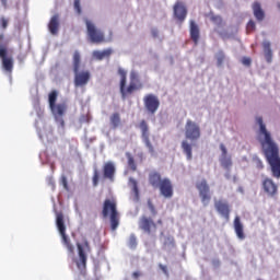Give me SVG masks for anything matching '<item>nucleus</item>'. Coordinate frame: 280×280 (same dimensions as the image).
I'll list each match as a JSON object with an SVG mask.
<instances>
[{"label":"nucleus","instance_id":"obj_26","mask_svg":"<svg viewBox=\"0 0 280 280\" xmlns=\"http://www.w3.org/2000/svg\"><path fill=\"white\" fill-rule=\"evenodd\" d=\"M113 55V49L107 48L105 50H94L93 51V58H95L96 60H104V58H110V56Z\"/></svg>","mask_w":280,"mask_h":280},{"label":"nucleus","instance_id":"obj_34","mask_svg":"<svg viewBox=\"0 0 280 280\" xmlns=\"http://www.w3.org/2000/svg\"><path fill=\"white\" fill-rule=\"evenodd\" d=\"M92 183L93 187H97V185H100V172L97 170L93 173Z\"/></svg>","mask_w":280,"mask_h":280},{"label":"nucleus","instance_id":"obj_40","mask_svg":"<svg viewBox=\"0 0 280 280\" xmlns=\"http://www.w3.org/2000/svg\"><path fill=\"white\" fill-rule=\"evenodd\" d=\"M252 62L253 60L250 59V57H243L242 59V65H244L245 67H250Z\"/></svg>","mask_w":280,"mask_h":280},{"label":"nucleus","instance_id":"obj_42","mask_svg":"<svg viewBox=\"0 0 280 280\" xmlns=\"http://www.w3.org/2000/svg\"><path fill=\"white\" fill-rule=\"evenodd\" d=\"M0 21H1L2 30H8V23H9L8 19L1 18Z\"/></svg>","mask_w":280,"mask_h":280},{"label":"nucleus","instance_id":"obj_47","mask_svg":"<svg viewBox=\"0 0 280 280\" xmlns=\"http://www.w3.org/2000/svg\"><path fill=\"white\" fill-rule=\"evenodd\" d=\"M1 1V4L4 7V8H8V0H0Z\"/></svg>","mask_w":280,"mask_h":280},{"label":"nucleus","instance_id":"obj_4","mask_svg":"<svg viewBox=\"0 0 280 280\" xmlns=\"http://www.w3.org/2000/svg\"><path fill=\"white\" fill-rule=\"evenodd\" d=\"M103 218H109L112 231H117L119 226V211L117 210V199L107 198L103 202Z\"/></svg>","mask_w":280,"mask_h":280},{"label":"nucleus","instance_id":"obj_43","mask_svg":"<svg viewBox=\"0 0 280 280\" xmlns=\"http://www.w3.org/2000/svg\"><path fill=\"white\" fill-rule=\"evenodd\" d=\"M89 115H83L80 117V124H89Z\"/></svg>","mask_w":280,"mask_h":280},{"label":"nucleus","instance_id":"obj_38","mask_svg":"<svg viewBox=\"0 0 280 280\" xmlns=\"http://www.w3.org/2000/svg\"><path fill=\"white\" fill-rule=\"evenodd\" d=\"M210 21H212V23H215L217 25H222L223 23L222 16L220 15H211Z\"/></svg>","mask_w":280,"mask_h":280},{"label":"nucleus","instance_id":"obj_41","mask_svg":"<svg viewBox=\"0 0 280 280\" xmlns=\"http://www.w3.org/2000/svg\"><path fill=\"white\" fill-rule=\"evenodd\" d=\"M61 184L63 185V189H66L67 191H69V182L67 180L66 176L61 177Z\"/></svg>","mask_w":280,"mask_h":280},{"label":"nucleus","instance_id":"obj_39","mask_svg":"<svg viewBox=\"0 0 280 280\" xmlns=\"http://www.w3.org/2000/svg\"><path fill=\"white\" fill-rule=\"evenodd\" d=\"M74 10L77 14H82V7L80 5V0H74Z\"/></svg>","mask_w":280,"mask_h":280},{"label":"nucleus","instance_id":"obj_13","mask_svg":"<svg viewBox=\"0 0 280 280\" xmlns=\"http://www.w3.org/2000/svg\"><path fill=\"white\" fill-rule=\"evenodd\" d=\"M173 14L177 23L183 25V23H185V19H187V5H185V2L177 0L173 7Z\"/></svg>","mask_w":280,"mask_h":280},{"label":"nucleus","instance_id":"obj_16","mask_svg":"<svg viewBox=\"0 0 280 280\" xmlns=\"http://www.w3.org/2000/svg\"><path fill=\"white\" fill-rule=\"evenodd\" d=\"M214 208L217 209L218 213L222 215L229 222L231 220V206L225 200H217L214 201Z\"/></svg>","mask_w":280,"mask_h":280},{"label":"nucleus","instance_id":"obj_23","mask_svg":"<svg viewBox=\"0 0 280 280\" xmlns=\"http://www.w3.org/2000/svg\"><path fill=\"white\" fill-rule=\"evenodd\" d=\"M252 10L254 12V16L258 22L264 21L266 19V12H264V9H261V3L258 1L254 2L252 4Z\"/></svg>","mask_w":280,"mask_h":280},{"label":"nucleus","instance_id":"obj_19","mask_svg":"<svg viewBox=\"0 0 280 280\" xmlns=\"http://www.w3.org/2000/svg\"><path fill=\"white\" fill-rule=\"evenodd\" d=\"M233 226L236 233V237H238L240 240H246V234L244 233V223H242V219L240 218V215H236L234 218Z\"/></svg>","mask_w":280,"mask_h":280},{"label":"nucleus","instance_id":"obj_14","mask_svg":"<svg viewBox=\"0 0 280 280\" xmlns=\"http://www.w3.org/2000/svg\"><path fill=\"white\" fill-rule=\"evenodd\" d=\"M144 108L148 110L150 115H154L156 110H159V106H161V101L154 94H147L143 97Z\"/></svg>","mask_w":280,"mask_h":280},{"label":"nucleus","instance_id":"obj_25","mask_svg":"<svg viewBox=\"0 0 280 280\" xmlns=\"http://www.w3.org/2000/svg\"><path fill=\"white\" fill-rule=\"evenodd\" d=\"M149 183L151 187L155 189L163 183V178L161 177V173L159 172H151L149 174Z\"/></svg>","mask_w":280,"mask_h":280},{"label":"nucleus","instance_id":"obj_35","mask_svg":"<svg viewBox=\"0 0 280 280\" xmlns=\"http://www.w3.org/2000/svg\"><path fill=\"white\" fill-rule=\"evenodd\" d=\"M129 183L132 186V189H133V192L136 194V196H139V186L137 184V179L130 177Z\"/></svg>","mask_w":280,"mask_h":280},{"label":"nucleus","instance_id":"obj_3","mask_svg":"<svg viewBox=\"0 0 280 280\" xmlns=\"http://www.w3.org/2000/svg\"><path fill=\"white\" fill-rule=\"evenodd\" d=\"M82 65V56L79 50L73 52L72 67L74 73V86H86L91 80V72L89 70L80 71Z\"/></svg>","mask_w":280,"mask_h":280},{"label":"nucleus","instance_id":"obj_33","mask_svg":"<svg viewBox=\"0 0 280 280\" xmlns=\"http://www.w3.org/2000/svg\"><path fill=\"white\" fill-rule=\"evenodd\" d=\"M247 34H252V32H255L257 30V25L255 24V21L249 20L246 25Z\"/></svg>","mask_w":280,"mask_h":280},{"label":"nucleus","instance_id":"obj_32","mask_svg":"<svg viewBox=\"0 0 280 280\" xmlns=\"http://www.w3.org/2000/svg\"><path fill=\"white\" fill-rule=\"evenodd\" d=\"M225 58H226V56L224 55V51L220 50L217 54V65H218V67H222V65H224Z\"/></svg>","mask_w":280,"mask_h":280},{"label":"nucleus","instance_id":"obj_30","mask_svg":"<svg viewBox=\"0 0 280 280\" xmlns=\"http://www.w3.org/2000/svg\"><path fill=\"white\" fill-rule=\"evenodd\" d=\"M127 164L131 172H137V163L135 162V158L130 152L126 153Z\"/></svg>","mask_w":280,"mask_h":280},{"label":"nucleus","instance_id":"obj_24","mask_svg":"<svg viewBox=\"0 0 280 280\" xmlns=\"http://www.w3.org/2000/svg\"><path fill=\"white\" fill-rule=\"evenodd\" d=\"M60 27V16L58 14H55L51 16L49 23H48V30L50 34L56 36L58 34V30Z\"/></svg>","mask_w":280,"mask_h":280},{"label":"nucleus","instance_id":"obj_44","mask_svg":"<svg viewBox=\"0 0 280 280\" xmlns=\"http://www.w3.org/2000/svg\"><path fill=\"white\" fill-rule=\"evenodd\" d=\"M159 268L162 270V272H164V275H168V273H167V267H166V266L160 264V265H159Z\"/></svg>","mask_w":280,"mask_h":280},{"label":"nucleus","instance_id":"obj_7","mask_svg":"<svg viewBox=\"0 0 280 280\" xmlns=\"http://www.w3.org/2000/svg\"><path fill=\"white\" fill-rule=\"evenodd\" d=\"M77 248L79 253V261H77V268L81 270V275H84L86 270V250H91V245L88 240H83V243H77Z\"/></svg>","mask_w":280,"mask_h":280},{"label":"nucleus","instance_id":"obj_18","mask_svg":"<svg viewBox=\"0 0 280 280\" xmlns=\"http://www.w3.org/2000/svg\"><path fill=\"white\" fill-rule=\"evenodd\" d=\"M220 150L222 152L220 163L224 167V170H231L233 165V161L231 156H229V152L226 151V147L224 144H220Z\"/></svg>","mask_w":280,"mask_h":280},{"label":"nucleus","instance_id":"obj_27","mask_svg":"<svg viewBox=\"0 0 280 280\" xmlns=\"http://www.w3.org/2000/svg\"><path fill=\"white\" fill-rule=\"evenodd\" d=\"M182 149H183V152L184 154H186L188 161H191L192 159V148H191V144L189 142H187V140H184L182 142Z\"/></svg>","mask_w":280,"mask_h":280},{"label":"nucleus","instance_id":"obj_49","mask_svg":"<svg viewBox=\"0 0 280 280\" xmlns=\"http://www.w3.org/2000/svg\"><path fill=\"white\" fill-rule=\"evenodd\" d=\"M50 180V185H52V187H54V183H51V179H49Z\"/></svg>","mask_w":280,"mask_h":280},{"label":"nucleus","instance_id":"obj_45","mask_svg":"<svg viewBox=\"0 0 280 280\" xmlns=\"http://www.w3.org/2000/svg\"><path fill=\"white\" fill-rule=\"evenodd\" d=\"M257 167L258 170H264V162H261V160L257 161Z\"/></svg>","mask_w":280,"mask_h":280},{"label":"nucleus","instance_id":"obj_10","mask_svg":"<svg viewBox=\"0 0 280 280\" xmlns=\"http://www.w3.org/2000/svg\"><path fill=\"white\" fill-rule=\"evenodd\" d=\"M138 128L141 130V139L148 148L150 154H154V145H152V142L150 141V126L148 125V121L142 119L138 125Z\"/></svg>","mask_w":280,"mask_h":280},{"label":"nucleus","instance_id":"obj_21","mask_svg":"<svg viewBox=\"0 0 280 280\" xmlns=\"http://www.w3.org/2000/svg\"><path fill=\"white\" fill-rule=\"evenodd\" d=\"M190 38L195 45H198L200 40V27L196 24V21L190 20Z\"/></svg>","mask_w":280,"mask_h":280},{"label":"nucleus","instance_id":"obj_28","mask_svg":"<svg viewBox=\"0 0 280 280\" xmlns=\"http://www.w3.org/2000/svg\"><path fill=\"white\" fill-rule=\"evenodd\" d=\"M262 49L265 51L266 61L272 62V49L270 48V42H264Z\"/></svg>","mask_w":280,"mask_h":280},{"label":"nucleus","instance_id":"obj_6","mask_svg":"<svg viewBox=\"0 0 280 280\" xmlns=\"http://www.w3.org/2000/svg\"><path fill=\"white\" fill-rule=\"evenodd\" d=\"M0 58L4 71L12 73V69H14V60L12 57H8V39H5V35L3 34H0Z\"/></svg>","mask_w":280,"mask_h":280},{"label":"nucleus","instance_id":"obj_11","mask_svg":"<svg viewBox=\"0 0 280 280\" xmlns=\"http://www.w3.org/2000/svg\"><path fill=\"white\" fill-rule=\"evenodd\" d=\"M185 137L189 141H198L200 139V126L194 120L188 119L185 126Z\"/></svg>","mask_w":280,"mask_h":280},{"label":"nucleus","instance_id":"obj_22","mask_svg":"<svg viewBox=\"0 0 280 280\" xmlns=\"http://www.w3.org/2000/svg\"><path fill=\"white\" fill-rule=\"evenodd\" d=\"M103 176L108 180H115V164L107 162L103 166Z\"/></svg>","mask_w":280,"mask_h":280},{"label":"nucleus","instance_id":"obj_29","mask_svg":"<svg viewBox=\"0 0 280 280\" xmlns=\"http://www.w3.org/2000/svg\"><path fill=\"white\" fill-rule=\"evenodd\" d=\"M110 125L113 128H119L121 125V117L119 116V113H114L109 118Z\"/></svg>","mask_w":280,"mask_h":280},{"label":"nucleus","instance_id":"obj_1","mask_svg":"<svg viewBox=\"0 0 280 280\" xmlns=\"http://www.w3.org/2000/svg\"><path fill=\"white\" fill-rule=\"evenodd\" d=\"M257 124L259 125L258 141L261 145L262 153L271 167V174L273 178H280V155H279V145L272 139L269 130L266 129L264 124V118H256Z\"/></svg>","mask_w":280,"mask_h":280},{"label":"nucleus","instance_id":"obj_15","mask_svg":"<svg viewBox=\"0 0 280 280\" xmlns=\"http://www.w3.org/2000/svg\"><path fill=\"white\" fill-rule=\"evenodd\" d=\"M156 189H160L161 196L163 198H173L174 196V185L172 184V180L167 177L163 178L161 184L158 186Z\"/></svg>","mask_w":280,"mask_h":280},{"label":"nucleus","instance_id":"obj_36","mask_svg":"<svg viewBox=\"0 0 280 280\" xmlns=\"http://www.w3.org/2000/svg\"><path fill=\"white\" fill-rule=\"evenodd\" d=\"M147 205H148V208H149L150 212L152 213V215H156V213H158L156 207H154V203L152 202L151 199L148 200Z\"/></svg>","mask_w":280,"mask_h":280},{"label":"nucleus","instance_id":"obj_5","mask_svg":"<svg viewBox=\"0 0 280 280\" xmlns=\"http://www.w3.org/2000/svg\"><path fill=\"white\" fill-rule=\"evenodd\" d=\"M57 229L61 235V244L66 246L69 255H75V247L71 244V238L67 236V226L65 225V215L62 212L57 213L56 218Z\"/></svg>","mask_w":280,"mask_h":280},{"label":"nucleus","instance_id":"obj_9","mask_svg":"<svg viewBox=\"0 0 280 280\" xmlns=\"http://www.w3.org/2000/svg\"><path fill=\"white\" fill-rule=\"evenodd\" d=\"M156 224L163 226V220L160 219L155 223L154 220H152V218L142 215L139 221V229H141V231H144V233H148L150 235L151 233H156Z\"/></svg>","mask_w":280,"mask_h":280},{"label":"nucleus","instance_id":"obj_8","mask_svg":"<svg viewBox=\"0 0 280 280\" xmlns=\"http://www.w3.org/2000/svg\"><path fill=\"white\" fill-rule=\"evenodd\" d=\"M85 24L88 30V36L91 43L100 45L101 43H104V40H106V37L104 36V32H102V30L100 28H96L95 24H93L89 20L85 21Z\"/></svg>","mask_w":280,"mask_h":280},{"label":"nucleus","instance_id":"obj_12","mask_svg":"<svg viewBox=\"0 0 280 280\" xmlns=\"http://www.w3.org/2000/svg\"><path fill=\"white\" fill-rule=\"evenodd\" d=\"M196 188L199 191L203 207H207V205L211 202V188L209 187L207 179H202L201 182L197 183Z\"/></svg>","mask_w":280,"mask_h":280},{"label":"nucleus","instance_id":"obj_37","mask_svg":"<svg viewBox=\"0 0 280 280\" xmlns=\"http://www.w3.org/2000/svg\"><path fill=\"white\" fill-rule=\"evenodd\" d=\"M128 246L131 248H137V236H135V234L130 235Z\"/></svg>","mask_w":280,"mask_h":280},{"label":"nucleus","instance_id":"obj_2","mask_svg":"<svg viewBox=\"0 0 280 280\" xmlns=\"http://www.w3.org/2000/svg\"><path fill=\"white\" fill-rule=\"evenodd\" d=\"M118 74L120 75L119 91L122 100L130 97L135 91H141L143 89V83H141L137 71L132 70L130 72L128 85H126L128 82V72L124 68H118Z\"/></svg>","mask_w":280,"mask_h":280},{"label":"nucleus","instance_id":"obj_48","mask_svg":"<svg viewBox=\"0 0 280 280\" xmlns=\"http://www.w3.org/2000/svg\"><path fill=\"white\" fill-rule=\"evenodd\" d=\"M171 244H174V238L171 240Z\"/></svg>","mask_w":280,"mask_h":280},{"label":"nucleus","instance_id":"obj_20","mask_svg":"<svg viewBox=\"0 0 280 280\" xmlns=\"http://www.w3.org/2000/svg\"><path fill=\"white\" fill-rule=\"evenodd\" d=\"M50 110L56 119H62L67 114V103H59L50 107Z\"/></svg>","mask_w":280,"mask_h":280},{"label":"nucleus","instance_id":"obj_17","mask_svg":"<svg viewBox=\"0 0 280 280\" xmlns=\"http://www.w3.org/2000/svg\"><path fill=\"white\" fill-rule=\"evenodd\" d=\"M262 189L265 194H268V196H277V191L279 189V186L275 183V180L266 177L262 180Z\"/></svg>","mask_w":280,"mask_h":280},{"label":"nucleus","instance_id":"obj_46","mask_svg":"<svg viewBox=\"0 0 280 280\" xmlns=\"http://www.w3.org/2000/svg\"><path fill=\"white\" fill-rule=\"evenodd\" d=\"M139 277H141V272H140V271H135V272L132 273V278H133V279H139Z\"/></svg>","mask_w":280,"mask_h":280},{"label":"nucleus","instance_id":"obj_31","mask_svg":"<svg viewBox=\"0 0 280 280\" xmlns=\"http://www.w3.org/2000/svg\"><path fill=\"white\" fill-rule=\"evenodd\" d=\"M58 101V91L52 90L48 95L49 108L56 106Z\"/></svg>","mask_w":280,"mask_h":280}]
</instances>
